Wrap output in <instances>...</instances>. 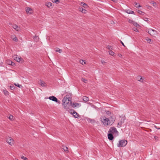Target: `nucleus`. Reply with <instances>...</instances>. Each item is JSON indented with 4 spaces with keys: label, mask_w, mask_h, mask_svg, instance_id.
Segmentation results:
<instances>
[{
    "label": "nucleus",
    "mask_w": 160,
    "mask_h": 160,
    "mask_svg": "<svg viewBox=\"0 0 160 160\" xmlns=\"http://www.w3.org/2000/svg\"><path fill=\"white\" fill-rule=\"evenodd\" d=\"M26 12L27 13H29L30 14H31L33 12V10H32L29 8H26Z\"/></svg>",
    "instance_id": "obj_13"
},
{
    "label": "nucleus",
    "mask_w": 160,
    "mask_h": 160,
    "mask_svg": "<svg viewBox=\"0 0 160 160\" xmlns=\"http://www.w3.org/2000/svg\"><path fill=\"white\" fill-rule=\"evenodd\" d=\"M101 121L103 124L105 126H108L109 125H112L114 121H115V119H112L109 118H107L106 117L102 116L100 118Z\"/></svg>",
    "instance_id": "obj_1"
},
{
    "label": "nucleus",
    "mask_w": 160,
    "mask_h": 160,
    "mask_svg": "<svg viewBox=\"0 0 160 160\" xmlns=\"http://www.w3.org/2000/svg\"><path fill=\"white\" fill-rule=\"evenodd\" d=\"M38 83L40 84L43 87H46V84L42 80H40L38 81Z\"/></svg>",
    "instance_id": "obj_10"
},
{
    "label": "nucleus",
    "mask_w": 160,
    "mask_h": 160,
    "mask_svg": "<svg viewBox=\"0 0 160 160\" xmlns=\"http://www.w3.org/2000/svg\"><path fill=\"white\" fill-rule=\"evenodd\" d=\"M65 101H66V99L65 98H63L62 100V106L63 108L65 109H68L72 105V104L65 102Z\"/></svg>",
    "instance_id": "obj_2"
},
{
    "label": "nucleus",
    "mask_w": 160,
    "mask_h": 160,
    "mask_svg": "<svg viewBox=\"0 0 160 160\" xmlns=\"http://www.w3.org/2000/svg\"><path fill=\"white\" fill-rule=\"evenodd\" d=\"M72 107L73 108H78L80 107L81 106V104L80 103L75 102L72 103Z\"/></svg>",
    "instance_id": "obj_9"
},
{
    "label": "nucleus",
    "mask_w": 160,
    "mask_h": 160,
    "mask_svg": "<svg viewBox=\"0 0 160 160\" xmlns=\"http://www.w3.org/2000/svg\"><path fill=\"white\" fill-rule=\"evenodd\" d=\"M11 38L14 41L17 42L18 40V38L15 36H12Z\"/></svg>",
    "instance_id": "obj_19"
},
{
    "label": "nucleus",
    "mask_w": 160,
    "mask_h": 160,
    "mask_svg": "<svg viewBox=\"0 0 160 160\" xmlns=\"http://www.w3.org/2000/svg\"><path fill=\"white\" fill-rule=\"evenodd\" d=\"M108 132L115 136H118V132L116 128L114 127H111Z\"/></svg>",
    "instance_id": "obj_3"
},
{
    "label": "nucleus",
    "mask_w": 160,
    "mask_h": 160,
    "mask_svg": "<svg viewBox=\"0 0 160 160\" xmlns=\"http://www.w3.org/2000/svg\"><path fill=\"white\" fill-rule=\"evenodd\" d=\"M38 37L37 36H35L34 37V40H36V41H38Z\"/></svg>",
    "instance_id": "obj_39"
},
{
    "label": "nucleus",
    "mask_w": 160,
    "mask_h": 160,
    "mask_svg": "<svg viewBox=\"0 0 160 160\" xmlns=\"http://www.w3.org/2000/svg\"><path fill=\"white\" fill-rule=\"evenodd\" d=\"M82 99L85 102L88 101L89 100V98L86 96L83 97Z\"/></svg>",
    "instance_id": "obj_22"
},
{
    "label": "nucleus",
    "mask_w": 160,
    "mask_h": 160,
    "mask_svg": "<svg viewBox=\"0 0 160 160\" xmlns=\"http://www.w3.org/2000/svg\"><path fill=\"white\" fill-rule=\"evenodd\" d=\"M89 121H90V122H91L92 123H94L95 122V121L94 120H93V119H90Z\"/></svg>",
    "instance_id": "obj_38"
},
{
    "label": "nucleus",
    "mask_w": 160,
    "mask_h": 160,
    "mask_svg": "<svg viewBox=\"0 0 160 160\" xmlns=\"http://www.w3.org/2000/svg\"><path fill=\"white\" fill-rule=\"evenodd\" d=\"M138 79L139 81L142 82H143L144 81V80L141 77V76H138L137 78Z\"/></svg>",
    "instance_id": "obj_21"
},
{
    "label": "nucleus",
    "mask_w": 160,
    "mask_h": 160,
    "mask_svg": "<svg viewBox=\"0 0 160 160\" xmlns=\"http://www.w3.org/2000/svg\"><path fill=\"white\" fill-rule=\"evenodd\" d=\"M14 59L15 60L18 62H20L22 59L21 58H19L18 57H17V56H15L14 57Z\"/></svg>",
    "instance_id": "obj_15"
},
{
    "label": "nucleus",
    "mask_w": 160,
    "mask_h": 160,
    "mask_svg": "<svg viewBox=\"0 0 160 160\" xmlns=\"http://www.w3.org/2000/svg\"><path fill=\"white\" fill-rule=\"evenodd\" d=\"M146 40L150 44H151L152 43V41L151 40L148 38H146Z\"/></svg>",
    "instance_id": "obj_23"
},
{
    "label": "nucleus",
    "mask_w": 160,
    "mask_h": 160,
    "mask_svg": "<svg viewBox=\"0 0 160 160\" xmlns=\"http://www.w3.org/2000/svg\"><path fill=\"white\" fill-rule=\"evenodd\" d=\"M134 4H135V6L136 7V8H138V7H141V6H140V5H139V4L136 2H135L134 3Z\"/></svg>",
    "instance_id": "obj_24"
},
{
    "label": "nucleus",
    "mask_w": 160,
    "mask_h": 160,
    "mask_svg": "<svg viewBox=\"0 0 160 160\" xmlns=\"http://www.w3.org/2000/svg\"><path fill=\"white\" fill-rule=\"evenodd\" d=\"M120 42H121V43H122V45L124 46V47H125V45H124V43H123V42L121 41H120Z\"/></svg>",
    "instance_id": "obj_49"
},
{
    "label": "nucleus",
    "mask_w": 160,
    "mask_h": 160,
    "mask_svg": "<svg viewBox=\"0 0 160 160\" xmlns=\"http://www.w3.org/2000/svg\"><path fill=\"white\" fill-rule=\"evenodd\" d=\"M8 118L12 121H13L14 120L13 118V116L12 115H10L8 117Z\"/></svg>",
    "instance_id": "obj_32"
},
{
    "label": "nucleus",
    "mask_w": 160,
    "mask_h": 160,
    "mask_svg": "<svg viewBox=\"0 0 160 160\" xmlns=\"http://www.w3.org/2000/svg\"><path fill=\"white\" fill-rule=\"evenodd\" d=\"M101 62L103 64H104L106 63V62L103 60L101 61Z\"/></svg>",
    "instance_id": "obj_48"
},
{
    "label": "nucleus",
    "mask_w": 160,
    "mask_h": 160,
    "mask_svg": "<svg viewBox=\"0 0 160 160\" xmlns=\"http://www.w3.org/2000/svg\"><path fill=\"white\" fill-rule=\"evenodd\" d=\"M52 1L53 2H55L56 3H58L60 2L59 0H53Z\"/></svg>",
    "instance_id": "obj_33"
},
{
    "label": "nucleus",
    "mask_w": 160,
    "mask_h": 160,
    "mask_svg": "<svg viewBox=\"0 0 160 160\" xmlns=\"http://www.w3.org/2000/svg\"><path fill=\"white\" fill-rule=\"evenodd\" d=\"M10 88L12 90L14 89V87L13 86H11L10 87Z\"/></svg>",
    "instance_id": "obj_40"
},
{
    "label": "nucleus",
    "mask_w": 160,
    "mask_h": 160,
    "mask_svg": "<svg viewBox=\"0 0 160 160\" xmlns=\"http://www.w3.org/2000/svg\"><path fill=\"white\" fill-rule=\"evenodd\" d=\"M63 98H65L66 99V101H65V102H66L67 103L72 104V102L71 98L70 97L68 98L67 97H64Z\"/></svg>",
    "instance_id": "obj_11"
},
{
    "label": "nucleus",
    "mask_w": 160,
    "mask_h": 160,
    "mask_svg": "<svg viewBox=\"0 0 160 160\" xmlns=\"http://www.w3.org/2000/svg\"><path fill=\"white\" fill-rule=\"evenodd\" d=\"M79 10L81 12L82 10H83V8L82 7H79L78 8Z\"/></svg>",
    "instance_id": "obj_41"
},
{
    "label": "nucleus",
    "mask_w": 160,
    "mask_h": 160,
    "mask_svg": "<svg viewBox=\"0 0 160 160\" xmlns=\"http://www.w3.org/2000/svg\"><path fill=\"white\" fill-rule=\"evenodd\" d=\"M108 138L110 140H112L113 138V134L110 133L108 134Z\"/></svg>",
    "instance_id": "obj_14"
},
{
    "label": "nucleus",
    "mask_w": 160,
    "mask_h": 160,
    "mask_svg": "<svg viewBox=\"0 0 160 160\" xmlns=\"http://www.w3.org/2000/svg\"><path fill=\"white\" fill-rule=\"evenodd\" d=\"M121 56L122 55L121 54H120V55H119V56Z\"/></svg>",
    "instance_id": "obj_55"
},
{
    "label": "nucleus",
    "mask_w": 160,
    "mask_h": 160,
    "mask_svg": "<svg viewBox=\"0 0 160 160\" xmlns=\"http://www.w3.org/2000/svg\"><path fill=\"white\" fill-rule=\"evenodd\" d=\"M154 138L156 140H158V137L156 136H155L154 137Z\"/></svg>",
    "instance_id": "obj_44"
},
{
    "label": "nucleus",
    "mask_w": 160,
    "mask_h": 160,
    "mask_svg": "<svg viewBox=\"0 0 160 160\" xmlns=\"http://www.w3.org/2000/svg\"><path fill=\"white\" fill-rule=\"evenodd\" d=\"M49 99L52 101L55 102L58 104H60V101L58 100L57 98L54 96H50L48 98Z\"/></svg>",
    "instance_id": "obj_7"
},
{
    "label": "nucleus",
    "mask_w": 160,
    "mask_h": 160,
    "mask_svg": "<svg viewBox=\"0 0 160 160\" xmlns=\"http://www.w3.org/2000/svg\"><path fill=\"white\" fill-rule=\"evenodd\" d=\"M70 111V113L72 114L75 118H78V117H79V114L75 112L74 110H71Z\"/></svg>",
    "instance_id": "obj_8"
},
{
    "label": "nucleus",
    "mask_w": 160,
    "mask_h": 160,
    "mask_svg": "<svg viewBox=\"0 0 160 160\" xmlns=\"http://www.w3.org/2000/svg\"><path fill=\"white\" fill-rule=\"evenodd\" d=\"M55 50L56 52H58L59 53H61L62 52V49H61L58 48H55Z\"/></svg>",
    "instance_id": "obj_20"
},
{
    "label": "nucleus",
    "mask_w": 160,
    "mask_h": 160,
    "mask_svg": "<svg viewBox=\"0 0 160 160\" xmlns=\"http://www.w3.org/2000/svg\"><path fill=\"white\" fill-rule=\"evenodd\" d=\"M2 63V62H0V65Z\"/></svg>",
    "instance_id": "obj_54"
},
{
    "label": "nucleus",
    "mask_w": 160,
    "mask_h": 160,
    "mask_svg": "<svg viewBox=\"0 0 160 160\" xmlns=\"http://www.w3.org/2000/svg\"><path fill=\"white\" fill-rule=\"evenodd\" d=\"M3 92L5 95H7L8 94V92L6 90H3Z\"/></svg>",
    "instance_id": "obj_30"
},
{
    "label": "nucleus",
    "mask_w": 160,
    "mask_h": 160,
    "mask_svg": "<svg viewBox=\"0 0 160 160\" xmlns=\"http://www.w3.org/2000/svg\"><path fill=\"white\" fill-rule=\"evenodd\" d=\"M111 48V46H108L107 47V48L109 49H110Z\"/></svg>",
    "instance_id": "obj_47"
},
{
    "label": "nucleus",
    "mask_w": 160,
    "mask_h": 160,
    "mask_svg": "<svg viewBox=\"0 0 160 160\" xmlns=\"http://www.w3.org/2000/svg\"><path fill=\"white\" fill-rule=\"evenodd\" d=\"M14 85L16 86L19 88H21V87H22V86L21 85L19 84L18 83H15L14 84Z\"/></svg>",
    "instance_id": "obj_29"
},
{
    "label": "nucleus",
    "mask_w": 160,
    "mask_h": 160,
    "mask_svg": "<svg viewBox=\"0 0 160 160\" xmlns=\"http://www.w3.org/2000/svg\"><path fill=\"white\" fill-rule=\"evenodd\" d=\"M132 23L135 26L137 27L139 26V25L138 23H137V22H133Z\"/></svg>",
    "instance_id": "obj_28"
},
{
    "label": "nucleus",
    "mask_w": 160,
    "mask_h": 160,
    "mask_svg": "<svg viewBox=\"0 0 160 160\" xmlns=\"http://www.w3.org/2000/svg\"><path fill=\"white\" fill-rule=\"evenodd\" d=\"M6 142L11 145H12L14 143L13 140L10 137H8L6 138Z\"/></svg>",
    "instance_id": "obj_5"
},
{
    "label": "nucleus",
    "mask_w": 160,
    "mask_h": 160,
    "mask_svg": "<svg viewBox=\"0 0 160 160\" xmlns=\"http://www.w3.org/2000/svg\"><path fill=\"white\" fill-rule=\"evenodd\" d=\"M21 158L22 159H24V160H28V159L27 158L25 157H24L23 156H21Z\"/></svg>",
    "instance_id": "obj_37"
},
{
    "label": "nucleus",
    "mask_w": 160,
    "mask_h": 160,
    "mask_svg": "<svg viewBox=\"0 0 160 160\" xmlns=\"http://www.w3.org/2000/svg\"><path fill=\"white\" fill-rule=\"evenodd\" d=\"M148 33L152 36L157 35L158 34L157 32L152 29H150L148 31Z\"/></svg>",
    "instance_id": "obj_6"
},
{
    "label": "nucleus",
    "mask_w": 160,
    "mask_h": 160,
    "mask_svg": "<svg viewBox=\"0 0 160 160\" xmlns=\"http://www.w3.org/2000/svg\"><path fill=\"white\" fill-rule=\"evenodd\" d=\"M133 30L134 31H136V32H137L138 31V29L136 28H133Z\"/></svg>",
    "instance_id": "obj_42"
},
{
    "label": "nucleus",
    "mask_w": 160,
    "mask_h": 160,
    "mask_svg": "<svg viewBox=\"0 0 160 160\" xmlns=\"http://www.w3.org/2000/svg\"><path fill=\"white\" fill-rule=\"evenodd\" d=\"M151 3L152 4H153V5L154 7H155L157 5L156 3L154 2H151Z\"/></svg>",
    "instance_id": "obj_36"
},
{
    "label": "nucleus",
    "mask_w": 160,
    "mask_h": 160,
    "mask_svg": "<svg viewBox=\"0 0 160 160\" xmlns=\"http://www.w3.org/2000/svg\"><path fill=\"white\" fill-rule=\"evenodd\" d=\"M142 11L140 10H138V12L139 13H141L142 12Z\"/></svg>",
    "instance_id": "obj_51"
},
{
    "label": "nucleus",
    "mask_w": 160,
    "mask_h": 160,
    "mask_svg": "<svg viewBox=\"0 0 160 160\" xmlns=\"http://www.w3.org/2000/svg\"><path fill=\"white\" fill-rule=\"evenodd\" d=\"M52 5V3L50 2H48L47 3V5L48 7H50Z\"/></svg>",
    "instance_id": "obj_27"
},
{
    "label": "nucleus",
    "mask_w": 160,
    "mask_h": 160,
    "mask_svg": "<svg viewBox=\"0 0 160 160\" xmlns=\"http://www.w3.org/2000/svg\"><path fill=\"white\" fill-rule=\"evenodd\" d=\"M86 10L85 9H83V10L81 12L83 13H85L86 12Z\"/></svg>",
    "instance_id": "obj_45"
},
{
    "label": "nucleus",
    "mask_w": 160,
    "mask_h": 160,
    "mask_svg": "<svg viewBox=\"0 0 160 160\" xmlns=\"http://www.w3.org/2000/svg\"><path fill=\"white\" fill-rule=\"evenodd\" d=\"M10 61H8V64L9 63H11V62H10Z\"/></svg>",
    "instance_id": "obj_53"
},
{
    "label": "nucleus",
    "mask_w": 160,
    "mask_h": 160,
    "mask_svg": "<svg viewBox=\"0 0 160 160\" xmlns=\"http://www.w3.org/2000/svg\"><path fill=\"white\" fill-rule=\"evenodd\" d=\"M80 62L82 65H83L86 63L85 61L82 60H80Z\"/></svg>",
    "instance_id": "obj_26"
},
{
    "label": "nucleus",
    "mask_w": 160,
    "mask_h": 160,
    "mask_svg": "<svg viewBox=\"0 0 160 160\" xmlns=\"http://www.w3.org/2000/svg\"><path fill=\"white\" fill-rule=\"evenodd\" d=\"M107 114L110 117H108L109 118H111L112 119H114V118H113V116L112 115L111 113L109 111H107L106 112Z\"/></svg>",
    "instance_id": "obj_12"
},
{
    "label": "nucleus",
    "mask_w": 160,
    "mask_h": 160,
    "mask_svg": "<svg viewBox=\"0 0 160 160\" xmlns=\"http://www.w3.org/2000/svg\"><path fill=\"white\" fill-rule=\"evenodd\" d=\"M145 21H148V18H145L144 19Z\"/></svg>",
    "instance_id": "obj_52"
},
{
    "label": "nucleus",
    "mask_w": 160,
    "mask_h": 160,
    "mask_svg": "<svg viewBox=\"0 0 160 160\" xmlns=\"http://www.w3.org/2000/svg\"><path fill=\"white\" fill-rule=\"evenodd\" d=\"M80 5L82 6L84 8H86L87 7H88L86 3L82 2H81Z\"/></svg>",
    "instance_id": "obj_18"
},
{
    "label": "nucleus",
    "mask_w": 160,
    "mask_h": 160,
    "mask_svg": "<svg viewBox=\"0 0 160 160\" xmlns=\"http://www.w3.org/2000/svg\"><path fill=\"white\" fill-rule=\"evenodd\" d=\"M109 54L112 56H113L114 55V53L113 51L111 50L109 51Z\"/></svg>",
    "instance_id": "obj_34"
},
{
    "label": "nucleus",
    "mask_w": 160,
    "mask_h": 160,
    "mask_svg": "<svg viewBox=\"0 0 160 160\" xmlns=\"http://www.w3.org/2000/svg\"><path fill=\"white\" fill-rule=\"evenodd\" d=\"M127 13L129 14H134V12L133 11H129V12H127Z\"/></svg>",
    "instance_id": "obj_43"
},
{
    "label": "nucleus",
    "mask_w": 160,
    "mask_h": 160,
    "mask_svg": "<svg viewBox=\"0 0 160 160\" xmlns=\"http://www.w3.org/2000/svg\"><path fill=\"white\" fill-rule=\"evenodd\" d=\"M10 62H11V63H9L8 64L9 65H11L12 66H13L15 64V63L13 62H12V61H10Z\"/></svg>",
    "instance_id": "obj_35"
},
{
    "label": "nucleus",
    "mask_w": 160,
    "mask_h": 160,
    "mask_svg": "<svg viewBox=\"0 0 160 160\" xmlns=\"http://www.w3.org/2000/svg\"><path fill=\"white\" fill-rule=\"evenodd\" d=\"M14 160H18L17 159H14Z\"/></svg>",
    "instance_id": "obj_56"
},
{
    "label": "nucleus",
    "mask_w": 160,
    "mask_h": 160,
    "mask_svg": "<svg viewBox=\"0 0 160 160\" xmlns=\"http://www.w3.org/2000/svg\"><path fill=\"white\" fill-rule=\"evenodd\" d=\"M58 160H61V159H59Z\"/></svg>",
    "instance_id": "obj_57"
},
{
    "label": "nucleus",
    "mask_w": 160,
    "mask_h": 160,
    "mask_svg": "<svg viewBox=\"0 0 160 160\" xmlns=\"http://www.w3.org/2000/svg\"><path fill=\"white\" fill-rule=\"evenodd\" d=\"M62 148L64 150L66 153H68L69 152V151L68 150V148L67 147L62 146Z\"/></svg>",
    "instance_id": "obj_16"
},
{
    "label": "nucleus",
    "mask_w": 160,
    "mask_h": 160,
    "mask_svg": "<svg viewBox=\"0 0 160 160\" xmlns=\"http://www.w3.org/2000/svg\"><path fill=\"white\" fill-rule=\"evenodd\" d=\"M127 12H129V11H127Z\"/></svg>",
    "instance_id": "obj_58"
},
{
    "label": "nucleus",
    "mask_w": 160,
    "mask_h": 160,
    "mask_svg": "<svg viewBox=\"0 0 160 160\" xmlns=\"http://www.w3.org/2000/svg\"><path fill=\"white\" fill-rule=\"evenodd\" d=\"M127 143V141L125 140H122L119 141V143L118 145L119 147H122L125 146Z\"/></svg>",
    "instance_id": "obj_4"
},
{
    "label": "nucleus",
    "mask_w": 160,
    "mask_h": 160,
    "mask_svg": "<svg viewBox=\"0 0 160 160\" xmlns=\"http://www.w3.org/2000/svg\"><path fill=\"white\" fill-rule=\"evenodd\" d=\"M123 118V120L122 121H121L120 122H119L118 123V124L119 125H120V126H121V125H122V124L124 122V119L123 118Z\"/></svg>",
    "instance_id": "obj_25"
},
{
    "label": "nucleus",
    "mask_w": 160,
    "mask_h": 160,
    "mask_svg": "<svg viewBox=\"0 0 160 160\" xmlns=\"http://www.w3.org/2000/svg\"><path fill=\"white\" fill-rule=\"evenodd\" d=\"M128 22L130 23H133L134 21H133L132 20L129 19Z\"/></svg>",
    "instance_id": "obj_46"
},
{
    "label": "nucleus",
    "mask_w": 160,
    "mask_h": 160,
    "mask_svg": "<svg viewBox=\"0 0 160 160\" xmlns=\"http://www.w3.org/2000/svg\"><path fill=\"white\" fill-rule=\"evenodd\" d=\"M111 1H112L113 2H117L118 1V0H111Z\"/></svg>",
    "instance_id": "obj_50"
},
{
    "label": "nucleus",
    "mask_w": 160,
    "mask_h": 160,
    "mask_svg": "<svg viewBox=\"0 0 160 160\" xmlns=\"http://www.w3.org/2000/svg\"><path fill=\"white\" fill-rule=\"evenodd\" d=\"M82 80L84 83H86L87 82V79H85L84 78H82Z\"/></svg>",
    "instance_id": "obj_31"
},
{
    "label": "nucleus",
    "mask_w": 160,
    "mask_h": 160,
    "mask_svg": "<svg viewBox=\"0 0 160 160\" xmlns=\"http://www.w3.org/2000/svg\"><path fill=\"white\" fill-rule=\"evenodd\" d=\"M13 28L17 31H18L20 29V28L16 25H14L13 26Z\"/></svg>",
    "instance_id": "obj_17"
}]
</instances>
